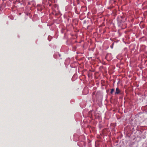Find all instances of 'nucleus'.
<instances>
[{"mask_svg":"<svg viewBox=\"0 0 147 147\" xmlns=\"http://www.w3.org/2000/svg\"><path fill=\"white\" fill-rule=\"evenodd\" d=\"M114 91V89L113 88L111 89V91L110 92V93H111V94H113V93Z\"/></svg>","mask_w":147,"mask_h":147,"instance_id":"f03ea898","label":"nucleus"},{"mask_svg":"<svg viewBox=\"0 0 147 147\" xmlns=\"http://www.w3.org/2000/svg\"><path fill=\"white\" fill-rule=\"evenodd\" d=\"M95 94V92H93L92 93V94Z\"/></svg>","mask_w":147,"mask_h":147,"instance_id":"20e7f679","label":"nucleus"},{"mask_svg":"<svg viewBox=\"0 0 147 147\" xmlns=\"http://www.w3.org/2000/svg\"><path fill=\"white\" fill-rule=\"evenodd\" d=\"M114 44V43H113V44H112V46H113V45Z\"/></svg>","mask_w":147,"mask_h":147,"instance_id":"39448f33","label":"nucleus"},{"mask_svg":"<svg viewBox=\"0 0 147 147\" xmlns=\"http://www.w3.org/2000/svg\"><path fill=\"white\" fill-rule=\"evenodd\" d=\"M120 92V91L118 88H116V92H115V94H119Z\"/></svg>","mask_w":147,"mask_h":147,"instance_id":"f257e3e1","label":"nucleus"},{"mask_svg":"<svg viewBox=\"0 0 147 147\" xmlns=\"http://www.w3.org/2000/svg\"><path fill=\"white\" fill-rule=\"evenodd\" d=\"M111 47L112 49V48H113V46H111Z\"/></svg>","mask_w":147,"mask_h":147,"instance_id":"7ed1b4c3","label":"nucleus"}]
</instances>
